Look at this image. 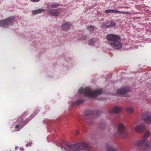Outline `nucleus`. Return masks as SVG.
<instances>
[{
  "instance_id": "obj_1",
  "label": "nucleus",
  "mask_w": 151,
  "mask_h": 151,
  "mask_svg": "<svg viewBox=\"0 0 151 151\" xmlns=\"http://www.w3.org/2000/svg\"><path fill=\"white\" fill-rule=\"evenodd\" d=\"M106 38L110 45L116 49H121L122 44L119 41L120 37L115 34H109L106 36Z\"/></svg>"
},
{
  "instance_id": "obj_2",
  "label": "nucleus",
  "mask_w": 151,
  "mask_h": 151,
  "mask_svg": "<svg viewBox=\"0 0 151 151\" xmlns=\"http://www.w3.org/2000/svg\"><path fill=\"white\" fill-rule=\"evenodd\" d=\"M65 148L68 151H78L83 149L86 151H91L88 144L83 142L71 145L66 144Z\"/></svg>"
},
{
  "instance_id": "obj_3",
  "label": "nucleus",
  "mask_w": 151,
  "mask_h": 151,
  "mask_svg": "<svg viewBox=\"0 0 151 151\" xmlns=\"http://www.w3.org/2000/svg\"><path fill=\"white\" fill-rule=\"evenodd\" d=\"M150 134V132L149 131H146L143 136V139L136 141L134 142V145L144 150H150L151 147L149 141L147 140Z\"/></svg>"
},
{
  "instance_id": "obj_4",
  "label": "nucleus",
  "mask_w": 151,
  "mask_h": 151,
  "mask_svg": "<svg viewBox=\"0 0 151 151\" xmlns=\"http://www.w3.org/2000/svg\"><path fill=\"white\" fill-rule=\"evenodd\" d=\"M79 93H83L84 95L86 97L91 98H95L97 96L101 94L102 93V89H101L96 90H93L89 87H86L84 89H80L78 91Z\"/></svg>"
},
{
  "instance_id": "obj_5",
  "label": "nucleus",
  "mask_w": 151,
  "mask_h": 151,
  "mask_svg": "<svg viewBox=\"0 0 151 151\" xmlns=\"http://www.w3.org/2000/svg\"><path fill=\"white\" fill-rule=\"evenodd\" d=\"M15 19L14 16H11L3 20L0 21V27H7L10 25H12Z\"/></svg>"
},
{
  "instance_id": "obj_6",
  "label": "nucleus",
  "mask_w": 151,
  "mask_h": 151,
  "mask_svg": "<svg viewBox=\"0 0 151 151\" xmlns=\"http://www.w3.org/2000/svg\"><path fill=\"white\" fill-rule=\"evenodd\" d=\"M118 133L123 138H126L127 136V131L125 129L124 125L122 123L119 124L118 127Z\"/></svg>"
},
{
  "instance_id": "obj_7",
  "label": "nucleus",
  "mask_w": 151,
  "mask_h": 151,
  "mask_svg": "<svg viewBox=\"0 0 151 151\" xmlns=\"http://www.w3.org/2000/svg\"><path fill=\"white\" fill-rule=\"evenodd\" d=\"M142 117L146 123L149 124L151 121V113H145L142 115Z\"/></svg>"
},
{
  "instance_id": "obj_8",
  "label": "nucleus",
  "mask_w": 151,
  "mask_h": 151,
  "mask_svg": "<svg viewBox=\"0 0 151 151\" xmlns=\"http://www.w3.org/2000/svg\"><path fill=\"white\" fill-rule=\"evenodd\" d=\"M134 129L136 132L139 133H142L145 130V125L142 123H141L138 125H137L135 127Z\"/></svg>"
},
{
  "instance_id": "obj_9",
  "label": "nucleus",
  "mask_w": 151,
  "mask_h": 151,
  "mask_svg": "<svg viewBox=\"0 0 151 151\" xmlns=\"http://www.w3.org/2000/svg\"><path fill=\"white\" fill-rule=\"evenodd\" d=\"M130 89L129 87H126L122 88L117 90L118 94L120 95H123L129 91Z\"/></svg>"
},
{
  "instance_id": "obj_10",
  "label": "nucleus",
  "mask_w": 151,
  "mask_h": 151,
  "mask_svg": "<svg viewBox=\"0 0 151 151\" xmlns=\"http://www.w3.org/2000/svg\"><path fill=\"white\" fill-rule=\"evenodd\" d=\"M116 23L114 22H106V23H104L102 26V28H109L111 27L114 26L116 25Z\"/></svg>"
},
{
  "instance_id": "obj_11",
  "label": "nucleus",
  "mask_w": 151,
  "mask_h": 151,
  "mask_svg": "<svg viewBox=\"0 0 151 151\" xmlns=\"http://www.w3.org/2000/svg\"><path fill=\"white\" fill-rule=\"evenodd\" d=\"M122 109V107H121L115 106L111 110L109 111L108 113L109 114L111 113H118L121 111Z\"/></svg>"
},
{
  "instance_id": "obj_12",
  "label": "nucleus",
  "mask_w": 151,
  "mask_h": 151,
  "mask_svg": "<svg viewBox=\"0 0 151 151\" xmlns=\"http://www.w3.org/2000/svg\"><path fill=\"white\" fill-rule=\"evenodd\" d=\"M47 11L49 14H50L53 16H57L59 15V12L57 11V9H48Z\"/></svg>"
},
{
  "instance_id": "obj_13",
  "label": "nucleus",
  "mask_w": 151,
  "mask_h": 151,
  "mask_svg": "<svg viewBox=\"0 0 151 151\" xmlns=\"http://www.w3.org/2000/svg\"><path fill=\"white\" fill-rule=\"evenodd\" d=\"M23 115L17 119L18 122H21L24 126L26 124H27L30 120V119H26L24 120H23Z\"/></svg>"
},
{
  "instance_id": "obj_14",
  "label": "nucleus",
  "mask_w": 151,
  "mask_h": 151,
  "mask_svg": "<svg viewBox=\"0 0 151 151\" xmlns=\"http://www.w3.org/2000/svg\"><path fill=\"white\" fill-rule=\"evenodd\" d=\"M71 25V24L69 23L66 22L62 25V29L64 31L67 30L69 29Z\"/></svg>"
},
{
  "instance_id": "obj_15",
  "label": "nucleus",
  "mask_w": 151,
  "mask_h": 151,
  "mask_svg": "<svg viewBox=\"0 0 151 151\" xmlns=\"http://www.w3.org/2000/svg\"><path fill=\"white\" fill-rule=\"evenodd\" d=\"M45 12V10L43 9H38L36 10L32 11V13L33 15H35L41 13Z\"/></svg>"
},
{
  "instance_id": "obj_16",
  "label": "nucleus",
  "mask_w": 151,
  "mask_h": 151,
  "mask_svg": "<svg viewBox=\"0 0 151 151\" xmlns=\"http://www.w3.org/2000/svg\"><path fill=\"white\" fill-rule=\"evenodd\" d=\"M110 13H117L119 14L122 13L124 14H129L128 12H122L120 11H118L115 9H110Z\"/></svg>"
},
{
  "instance_id": "obj_17",
  "label": "nucleus",
  "mask_w": 151,
  "mask_h": 151,
  "mask_svg": "<svg viewBox=\"0 0 151 151\" xmlns=\"http://www.w3.org/2000/svg\"><path fill=\"white\" fill-rule=\"evenodd\" d=\"M88 113L89 114H95L97 115H99L101 114V112L99 110H96L94 112L93 111H88Z\"/></svg>"
},
{
  "instance_id": "obj_18",
  "label": "nucleus",
  "mask_w": 151,
  "mask_h": 151,
  "mask_svg": "<svg viewBox=\"0 0 151 151\" xmlns=\"http://www.w3.org/2000/svg\"><path fill=\"white\" fill-rule=\"evenodd\" d=\"M59 6V4L58 3H55L53 4H51L50 5H48L47 8V9H51L52 8H57Z\"/></svg>"
},
{
  "instance_id": "obj_19",
  "label": "nucleus",
  "mask_w": 151,
  "mask_h": 151,
  "mask_svg": "<svg viewBox=\"0 0 151 151\" xmlns=\"http://www.w3.org/2000/svg\"><path fill=\"white\" fill-rule=\"evenodd\" d=\"M17 122H18V124L16 125L15 128L16 129L19 128V129L18 131H19L24 126L21 122H18L17 120Z\"/></svg>"
},
{
  "instance_id": "obj_20",
  "label": "nucleus",
  "mask_w": 151,
  "mask_h": 151,
  "mask_svg": "<svg viewBox=\"0 0 151 151\" xmlns=\"http://www.w3.org/2000/svg\"><path fill=\"white\" fill-rule=\"evenodd\" d=\"M87 113H86L84 116H82L81 119L83 121L89 123V120L88 118L89 117V116H87Z\"/></svg>"
},
{
  "instance_id": "obj_21",
  "label": "nucleus",
  "mask_w": 151,
  "mask_h": 151,
  "mask_svg": "<svg viewBox=\"0 0 151 151\" xmlns=\"http://www.w3.org/2000/svg\"><path fill=\"white\" fill-rule=\"evenodd\" d=\"M106 148L107 151H117L115 149L109 145H106Z\"/></svg>"
},
{
  "instance_id": "obj_22",
  "label": "nucleus",
  "mask_w": 151,
  "mask_h": 151,
  "mask_svg": "<svg viewBox=\"0 0 151 151\" xmlns=\"http://www.w3.org/2000/svg\"><path fill=\"white\" fill-rule=\"evenodd\" d=\"M126 111L129 113L132 114L134 111V109L133 107L129 106L126 108Z\"/></svg>"
},
{
  "instance_id": "obj_23",
  "label": "nucleus",
  "mask_w": 151,
  "mask_h": 151,
  "mask_svg": "<svg viewBox=\"0 0 151 151\" xmlns=\"http://www.w3.org/2000/svg\"><path fill=\"white\" fill-rule=\"evenodd\" d=\"M87 28L89 30V31L91 32L93 31L94 29V27L92 25L88 26L87 27Z\"/></svg>"
},
{
  "instance_id": "obj_24",
  "label": "nucleus",
  "mask_w": 151,
  "mask_h": 151,
  "mask_svg": "<svg viewBox=\"0 0 151 151\" xmlns=\"http://www.w3.org/2000/svg\"><path fill=\"white\" fill-rule=\"evenodd\" d=\"M84 102V100L83 99H81L78 100L76 102V104L77 105H78L80 104L83 103Z\"/></svg>"
},
{
  "instance_id": "obj_25",
  "label": "nucleus",
  "mask_w": 151,
  "mask_h": 151,
  "mask_svg": "<svg viewBox=\"0 0 151 151\" xmlns=\"http://www.w3.org/2000/svg\"><path fill=\"white\" fill-rule=\"evenodd\" d=\"M93 44V39H91L89 41L88 45H92Z\"/></svg>"
},
{
  "instance_id": "obj_26",
  "label": "nucleus",
  "mask_w": 151,
  "mask_h": 151,
  "mask_svg": "<svg viewBox=\"0 0 151 151\" xmlns=\"http://www.w3.org/2000/svg\"><path fill=\"white\" fill-rule=\"evenodd\" d=\"M87 37L86 35H83L82 37L81 38V39L83 40H86Z\"/></svg>"
},
{
  "instance_id": "obj_27",
  "label": "nucleus",
  "mask_w": 151,
  "mask_h": 151,
  "mask_svg": "<svg viewBox=\"0 0 151 151\" xmlns=\"http://www.w3.org/2000/svg\"><path fill=\"white\" fill-rule=\"evenodd\" d=\"M104 12L106 14H108L109 13H110V9L106 10Z\"/></svg>"
},
{
  "instance_id": "obj_28",
  "label": "nucleus",
  "mask_w": 151,
  "mask_h": 151,
  "mask_svg": "<svg viewBox=\"0 0 151 151\" xmlns=\"http://www.w3.org/2000/svg\"><path fill=\"white\" fill-rule=\"evenodd\" d=\"M79 133V131L78 130H76V135H78Z\"/></svg>"
},
{
  "instance_id": "obj_29",
  "label": "nucleus",
  "mask_w": 151,
  "mask_h": 151,
  "mask_svg": "<svg viewBox=\"0 0 151 151\" xmlns=\"http://www.w3.org/2000/svg\"><path fill=\"white\" fill-rule=\"evenodd\" d=\"M40 1V0H31V1L33 2H38Z\"/></svg>"
},
{
  "instance_id": "obj_30",
  "label": "nucleus",
  "mask_w": 151,
  "mask_h": 151,
  "mask_svg": "<svg viewBox=\"0 0 151 151\" xmlns=\"http://www.w3.org/2000/svg\"><path fill=\"white\" fill-rule=\"evenodd\" d=\"M20 150H24V149L23 147H21L20 148Z\"/></svg>"
},
{
  "instance_id": "obj_31",
  "label": "nucleus",
  "mask_w": 151,
  "mask_h": 151,
  "mask_svg": "<svg viewBox=\"0 0 151 151\" xmlns=\"http://www.w3.org/2000/svg\"><path fill=\"white\" fill-rule=\"evenodd\" d=\"M123 8H127V9L129 8V7H127V6H125V7H123Z\"/></svg>"
},
{
  "instance_id": "obj_32",
  "label": "nucleus",
  "mask_w": 151,
  "mask_h": 151,
  "mask_svg": "<svg viewBox=\"0 0 151 151\" xmlns=\"http://www.w3.org/2000/svg\"><path fill=\"white\" fill-rule=\"evenodd\" d=\"M17 147H15V150H17Z\"/></svg>"
},
{
  "instance_id": "obj_33",
  "label": "nucleus",
  "mask_w": 151,
  "mask_h": 151,
  "mask_svg": "<svg viewBox=\"0 0 151 151\" xmlns=\"http://www.w3.org/2000/svg\"><path fill=\"white\" fill-rule=\"evenodd\" d=\"M102 125L103 127L104 126V124H102Z\"/></svg>"
},
{
  "instance_id": "obj_34",
  "label": "nucleus",
  "mask_w": 151,
  "mask_h": 151,
  "mask_svg": "<svg viewBox=\"0 0 151 151\" xmlns=\"http://www.w3.org/2000/svg\"><path fill=\"white\" fill-rule=\"evenodd\" d=\"M26 146H27V145H26Z\"/></svg>"
}]
</instances>
